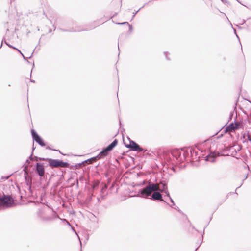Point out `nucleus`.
<instances>
[{
  "instance_id": "50",
  "label": "nucleus",
  "mask_w": 251,
  "mask_h": 251,
  "mask_svg": "<svg viewBox=\"0 0 251 251\" xmlns=\"http://www.w3.org/2000/svg\"><path fill=\"white\" fill-rule=\"evenodd\" d=\"M229 194L230 195H231V194H237V193H236V192H230Z\"/></svg>"
},
{
  "instance_id": "16",
  "label": "nucleus",
  "mask_w": 251,
  "mask_h": 251,
  "mask_svg": "<svg viewBox=\"0 0 251 251\" xmlns=\"http://www.w3.org/2000/svg\"><path fill=\"white\" fill-rule=\"evenodd\" d=\"M100 159V157H98V155L96 156H94L90 158L87 159L83 161V163H85V164H92L93 162H95L98 160Z\"/></svg>"
},
{
  "instance_id": "41",
  "label": "nucleus",
  "mask_w": 251,
  "mask_h": 251,
  "mask_svg": "<svg viewBox=\"0 0 251 251\" xmlns=\"http://www.w3.org/2000/svg\"><path fill=\"white\" fill-rule=\"evenodd\" d=\"M233 30H234V32L236 34L237 38L238 39V40H239V37L238 36V35L237 34V32H236V29L233 28Z\"/></svg>"
},
{
  "instance_id": "47",
  "label": "nucleus",
  "mask_w": 251,
  "mask_h": 251,
  "mask_svg": "<svg viewBox=\"0 0 251 251\" xmlns=\"http://www.w3.org/2000/svg\"><path fill=\"white\" fill-rule=\"evenodd\" d=\"M46 149L47 150H51V149L49 146H46Z\"/></svg>"
},
{
  "instance_id": "26",
  "label": "nucleus",
  "mask_w": 251,
  "mask_h": 251,
  "mask_svg": "<svg viewBox=\"0 0 251 251\" xmlns=\"http://www.w3.org/2000/svg\"><path fill=\"white\" fill-rule=\"evenodd\" d=\"M165 198L166 199H167V198H169V200H170V202L172 203V204H175L173 200L172 199V198L170 197V194H169V195H165Z\"/></svg>"
},
{
  "instance_id": "49",
  "label": "nucleus",
  "mask_w": 251,
  "mask_h": 251,
  "mask_svg": "<svg viewBox=\"0 0 251 251\" xmlns=\"http://www.w3.org/2000/svg\"><path fill=\"white\" fill-rule=\"evenodd\" d=\"M30 82H32V83H35V81L34 80H32V79H30Z\"/></svg>"
},
{
  "instance_id": "9",
  "label": "nucleus",
  "mask_w": 251,
  "mask_h": 251,
  "mask_svg": "<svg viewBox=\"0 0 251 251\" xmlns=\"http://www.w3.org/2000/svg\"><path fill=\"white\" fill-rule=\"evenodd\" d=\"M47 162H48L49 166H50L51 168L61 167V160L50 158L47 159Z\"/></svg>"
},
{
  "instance_id": "14",
  "label": "nucleus",
  "mask_w": 251,
  "mask_h": 251,
  "mask_svg": "<svg viewBox=\"0 0 251 251\" xmlns=\"http://www.w3.org/2000/svg\"><path fill=\"white\" fill-rule=\"evenodd\" d=\"M234 124H235V121H233V122L230 123L228 125H227L225 127L224 126H223V128H224V131H223L224 133L225 134L229 131L234 132L235 131L234 126Z\"/></svg>"
},
{
  "instance_id": "57",
  "label": "nucleus",
  "mask_w": 251,
  "mask_h": 251,
  "mask_svg": "<svg viewBox=\"0 0 251 251\" xmlns=\"http://www.w3.org/2000/svg\"><path fill=\"white\" fill-rule=\"evenodd\" d=\"M218 133V132H217L216 133L214 134V135H212L211 137H213V136L216 135Z\"/></svg>"
},
{
  "instance_id": "6",
  "label": "nucleus",
  "mask_w": 251,
  "mask_h": 251,
  "mask_svg": "<svg viewBox=\"0 0 251 251\" xmlns=\"http://www.w3.org/2000/svg\"><path fill=\"white\" fill-rule=\"evenodd\" d=\"M15 197L9 193L6 194L3 192H0V201L3 204H16L14 202Z\"/></svg>"
},
{
  "instance_id": "43",
  "label": "nucleus",
  "mask_w": 251,
  "mask_h": 251,
  "mask_svg": "<svg viewBox=\"0 0 251 251\" xmlns=\"http://www.w3.org/2000/svg\"><path fill=\"white\" fill-rule=\"evenodd\" d=\"M35 149V147H34V142H33L32 148V152L33 153V151H34Z\"/></svg>"
},
{
  "instance_id": "45",
  "label": "nucleus",
  "mask_w": 251,
  "mask_h": 251,
  "mask_svg": "<svg viewBox=\"0 0 251 251\" xmlns=\"http://www.w3.org/2000/svg\"><path fill=\"white\" fill-rule=\"evenodd\" d=\"M247 139L250 141V142H251V137L249 136H247Z\"/></svg>"
},
{
  "instance_id": "2",
  "label": "nucleus",
  "mask_w": 251,
  "mask_h": 251,
  "mask_svg": "<svg viewBox=\"0 0 251 251\" xmlns=\"http://www.w3.org/2000/svg\"><path fill=\"white\" fill-rule=\"evenodd\" d=\"M37 214L38 218L43 222H50L59 218L56 212L49 205H44L39 208Z\"/></svg>"
},
{
  "instance_id": "30",
  "label": "nucleus",
  "mask_w": 251,
  "mask_h": 251,
  "mask_svg": "<svg viewBox=\"0 0 251 251\" xmlns=\"http://www.w3.org/2000/svg\"><path fill=\"white\" fill-rule=\"evenodd\" d=\"M35 157L36 158V159L37 160H39V161L44 160V161H47V159H49L48 158L38 157H37V156H35Z\"/></svg>"
},
{
  "instance_id": "56",
  "label": "nucleus",
  "mask_w": 251,
  "mask_h": 251,
  "mask_svg": "<svg viewBox=\"0 0 251 251\" xmlns=\"http://www.w3.org/2000/svg\"><path fill=\"white\" fill-rule=\"evenodd\" d=\"M53 26L54 27V30H55L56 29V27L54 26V25H53Z\"/></svg>"
},
{
  "instance_id": "28",
  "label": "nucleus",
  "mask_w": 251,
  "mask_h": 251,
  "mask_svg": "<svg viewBox=\"0 0 251 251\" xmlns=\"http://www.w3.org/2000/svg\"><path fill=\"white\" fill-rule=\"evenodd\" d=\"M171 207L178 211H180L179 208L176 205H171Z\"/></svg>"
},
{
  "instance_id": "33",
  "label": "nucleus",
  "mask_w": 251,
  "mask_h": 251,
  "mask_svg": "<svg viewBox=\"0 0 251 251\" xmlns=\"http://www.w3.org/2000/svg\"><path fill=\"white\" fill-rule=\"evenodd\" d=\"M237 151L236 149H234V151H231V156L233 157H235L237 155Z\"/></svg>"
},
{
  "instance_id": "61",
  "label": "nucleus",
  "mask_w": 251,
  "mask_h": 251,
  "mask_svg": "<svg viewBox=\"0 0 251 251\" xmlns=\"http://www.w3.org/2000/svg\"><path fill=\"white\" fill-rule=\"evenodd\" d=\"M32 71L31 70V73H30V76L31 75V73H32Z\"/></svg>"
},
{
  "instance_id": "54",
  "label": "nucleus",
  "mask_w": 251,
  "mask_h": 251,
  "mask_svg": "<svg viewBox=\"0 0 251 251\" xmlns=\"http://www.w3.org/2000/svg\"><path fill=\"white\" fill-rule=\"evenodd\" d=\"M236 1H237L238 3H240L241 4H242V3L239 1V0H236Z\"/></svg>"
},
{
  "instance_id": "59",
  "label": "nucleus",
  "mask_w": 251,
  "mask_h": 251,
  "mask_svg": "<svg viewBox=\"0 0 251 251\" xmlns=\"http://www.w3.org/2000/svg\"><path fill=\"white\" fill-rule=\"evenodd\" d=\"M78 204H82V203L81 202H78Z\"/></svg>"
},
{
  "instance_id": "5",
  "label": "nucleus",
  "mask_w": 251,
  "mask_h": 251,
  "mask_svg": "<svg viewBox=\"0 0 251 251\" xmlns=\"http://www.w3.org/2000/svg\"><path fill=\"white\" fill-rule=\"evenodd\" d=\"M127 139L129 142V144H126L124 142L125 146L131 151L137 152L145 153L147 151V149L143 148L139 145H138L135 141L131 140L128 136Z\"/></svg>"
},
{
  "instance_id": "53",
  "label": "nucleus",
  "mask_w": 251,
  "mask_h": 251,
  "mask_svg": "<svg viewBox=\"0 0 251 251\" xmlns=\"http://www.w3.org/2000/svg\"><path fill=\"white\" fill-rule=\"evenodd\" d=\"M245 20H243V23L241 24V25H243V24H244L245 23Z\"/></svg>"
},
{
  "instance_id": "13",
  "label": "nucleus",
  "mask_w": 251,
  "mask_h": 251,
  "mask_svg": "<svg viewBox=\"0 0 251 251\" xmlns=\"http://www.w3.org/2000/svg\"><path fill=\"white\" fill-rule=\"evenodd\" d=\"M3 43H4L8 47L11 48H12L13 49H15L16 50H17V51L20 53V54L23 56L24 59L25 61H27V63H30V62L27 60V57H25L24 55L23 54V53L21 52V51L17 49V48L13 46L12 45H10L9 43H8V42H7L4 39H2V41H1V45L0 46V48H1L2 46V44H3Z\"/></svg>"
},
{
  "instance_id": "12",
  "label": "nucleus",
  "mask_w": 251,
  "mask_h": 251,
  "mask_svg": "<svg viewBox=\"0 0 251 251\" xmlns=\"http://www.w3.org/2000/svg\"><path fill=\"white\" fill-rule=\"evenodd\" d=\"M150 199L153 201H157L158 202L163 201L165 202L166 204H169L163 200L162 195L158 192L154 191L151 196L150 197Z\"/></svg>"
},
{
  "instance_id": "42",
  "label": "nucleus",
  "mask_w": 251,
  "mask_h": 251,
  "mask_svg": "<svg viewBox=\"0 0 251 251\" xmlns=\"http://www.w3.org/2000/svg\"><path fill=\"white\" fill-rule=\"evenodd\" d=\"M10 177V176H5V177H4V176H2L1 177V179H7L9 178V177Z\"/></svg>"
},
{
  "instance_id": "39",
  "label": "nucleus",
  "mask_w": 251,
  "mask_h": 251,
  "mask_svg": "<svg viewBox=\"0 0 251 251\" xmlns=\"http://www.w3.org/2000/svg\"><path fill=\"white\" fill-rule=\"evenodd\" d=\"M125 36L124 33H122L119 37V41H121V39Z\"/></svg>"
},
{
  "instance_id": "24",
  "label": "nucleus",
  "mask_w": 251,
  "mask_h": 251,
  "mask_svg": "<svg viewBox=\"0 0 251 251\" xmlns=\"http://www.w3.org/2000/svg\"><path fill=\"white\" fill-rule=\"evenodd\" d=\"M61 162L62 167H68L70 166V164L68 162H64L61 160Z\"/></svg>"
},
{
  "instance_id": "23",
  "label": "nucleus",
  "mask_w": 251,
  "mask_h": 251,
  "mask_svg": "<svg viewBox=\"0 0 251 251\" xmlns=\"http://www.w3.org/2000/svg\"><path fill=\"white\" fill-rule=\"evenodd\" d=\"M13 205H0V211L10 208Z\"/></svg>"
},
{
  "instance_id": "32",
  "label": "nucleus",
  "mask_w": 251,
  "mask_h": 251,
  "mask_svg": "<svg viewBox=\"0 0 251 251\" xmlns=\"http://www.w3.org/2000/svg\"><path fill=\"white\" fill-rule=\"evenodd\" d=\"M70 227L71 228V229H72V230H73V231L75 233V234L77 236V237H78V239H79V240L80 243V244H81V241H80V240L79 237V236L78 235V234H77V232H76V231L75 230V229L74 227H73L72 226H70Z\"/></svg>"
},
{
  "instance_id": "51",
  "label": "nucleus",
  "mask_w": 251,
  "mask_h": 251,
  "mask_svg": "<svg viewBox=\"0 0 251 251\" xmlns=\"http://www.w3.org/2000/svg\"><path fill=\"white\" fill-rule=\"evenodd\" d=\"M223 134L222 133V134H221L219 136H218V137H217V139L219 138V137H222V136H223Z\"/></svg>"
},
{
  "instance_id": "44",
  "label": "nucleus",
  "mask_w": 251,
  "mask_h": 251,
  "mask_svg": "<svg viewBox=\"0 0 251 251\" xmlns=\"http://www.w3.org/2000/svg\"><path fill=\"white\" fill-rule=\"evenodd\" d=\"M117 12H115L111 17L110 18L112 19L114 17H115L116 15H117Z\"/></svg>"
},
{
  "instance_id": "15",
  "label": "nucleus",
  "mask_w": 251,
  "mask_h": 251,
  "mask_svg": "<svg viewBox=\"0 0 251 251\" xmlns=\"http://www.w3.org/2000/svg\"><path fill=\"white\" fill-rule=\"evenodd\" d=\"M238 102V99H237L236 100V103L235 104V105L233 107V110L230 112V114H229V118H228V120L227 122L225 125L224 127L225 126H226L227 125L228 123L229 122H230L232 119V118H233V115H234V111H235V110L236 109L237 104Z\"/></svg>"
},
{
  "instance_id": "4",
  "label": "nucleus",
  "mask_w": 251,
  "mask_h": 251,
  "mask_svg": "<svg viewBox=\"0 0 251 251\" xmlns=\"http://www.w3.org/2000/svg\"><path fill=\"white\" fill-rule=\"evenodd\" d=\"M118 143V140L117 139H115L110 144L105 148H103L100 152L98 154L100 159L103 158L105 156H107L109 152L113 150V149L117 145Z\"/></svg>"
},
{
  "instance_id": "36",
  "label": "nucleus",
  "mask_w": 251,
  "mask_h": 251,
  "mask_svg": "<svg viewBox=\"0 0 251 251\" xmlns=\"http://www.w3.org/2000/svg\"><path fill=\"white\" fill-rule=\"evenodd\" d=\"M119 124L121 128V132L122 133L123 132H125V129L124 128H121L122 124L120 120H119Z\"/></svg>"
},
{
  "instance_id": "48",
  "label": "nucleus",
  "mask_w": 251,
  "mask_h": 251,
  "mask_svg": "<svg viewBox=\"0 0 251 251\" xmlns=\"http://www.w3.org/2000/svg\"><path fill=\"white\" fill-rule=\"evenodd\" d=\"M114 186V184H112L111 186L110 187V189H112V188Z\"/></svg>"
},
{
  "instance_id": "18",
  "label": "nucleus",
  "mask_w": 251,
  "mask_h": 251,
  "mask_svg": "<svg viewBox=\"0 0 251 251\" xmlns=\"http://www.w3.org/2000/svg\"><path fill=\"white\" fill-rule=\"evenodd\" d=\"M33 154V153L32 152L31 155L28 157V158L26 160L25 163L23 164V167L24 168V169H23L24 171H25V170L27 168V167H28L29 165L28 163L32 159Z\"/></svg>"
},
{
  "instance_id": "34",
  "label": "nucleus",
  "mask_w": 251,
  "mask_h": 251,
  "mask_svg": "<svg viewBox=\"0 0 251 251\" xmlns=\"http://www.w3.org/2000/svg\"><path fill=\"white\" fill-rule=\"evenodd\" d=\"M41 163V166H42V167L43 168H44L45 169V168L47 167L48 165V164H46V163H44V162H40Z\"/></svg>"
},
{
  "instance_id": "46",
  "label": "nucleus",
  "mask_w": 251,
  "mask_h": 251,
  "mask_svg": "<svg viewBox=\"0 0 251 251\" xmlns=\"http://www.w3.org/2000/svg\"><path fill=\"white\" fill-rule=\"evenodd\" d=\"M69 227L71 226V224L69 223V222L67 221V222L65 223Z\"/></svg>"
},
{
  "instance_id": "52",
  "label": "nucleus",
  "mask_w": 251,
  "mask_h": 251,
  "mask_svg": "<svg viewBox=\"0 0 251 251\" xmlns=\"http://www.w3.org/2000/svg\"><path fill=\"white\" fill-rule=\"evenodd\" d=\"M54 151H58L60 153H61L62 154L64 155L63 153H62L59 150H54Z\"/></svg>"
},
{
  "instance_id": "22",
  "label": "nucleus",
  "mask_w": 251,
  "mask_h": 251,
  "mask_svg": "<svg viewBox=\"0 0 251 251\" xmlns=\"http://www.w3.org/2000/svg\"><path fill=\"white\" fill-rule=\"evenodd\" d=\"M241 157L243 158V159H244V161H243L244 162H245L246 161H247L248 157H247L246 154H241L239 155H236V156H235L234 157L236 158L237 159H240L241 158Z\"/></svg>"
},
{
  "instance_id": "29",
  "label": "nucleus",
  "mask_w": 251,
  "mask_h": 251,
  "mask_svg": "<svg viewBox=\"0 0 251 251\" xmlns=\"http://www.w3.org/2000/svg\"><path fill=\"white\" fill-rule=\"evenodd\" d=\"M164 55L165 56L166 59L167 60H170V59L168 57V55L169 54V53L168 51H164Z\"/></svg>"
},
{
  "instance_id": "38",
  "label": "nucleus",
  "mask_w": 251,
  "mask_h": 251,
  "mask_svg": "<svg viewBox=\"0 0 251 251\" xmlns=\"http://www.w3.org/2000/svg\"><path fill=\"white\" fill-rule=\"evenodd\" d=\"M146 182V180H144L142 182H140L139 184H138L137 185L138 186H142L143 185H145Z\"/></svg>"
},
{
  "instance_id": "10",
  "label": "nucleus",
  "mask_w": 251,
  "mask_h": 251,
  "mask_svg": "<svg viewBox=\"0 0 251 251\" xmlns=\"http://www.w3.org/2000/svg\"><path fill=\"white\" fill-rule=\"evenodd\" d=\"M157 186L158 189L157 190L161 191V192L164 193L166 195H169L167 184L164 180H160L158 185Z\"/></svg>"
},
{
  "instance_id": "60",
  "label": "nucleus",
  "mask_w": 251,
  "mask_h": 251,
  "mask_svg": "<svg viewBox=\"0 0 251 251\" xmlns=\"http://www.w3.org/2000/svg\"><path fill=\"white\" fill-rule=\"evenodd\" d=\"M40 48H38V49H37V50H40Z\"/></svg>"
},
{
  "instance_id": "63",
  "label": "nucleus",
  "mask_w": 251,
  "mask_h": 251,
  "mask_svg": "<svg viewBox=\"0 0 251 251\" xmlns=\"http://www.w3.org/2000/svg\"><path fill=\"white\" fill-rule=\"evenodd\" d=\"M240 186H239V187H237V188H236V189H237L238 188H239Z\"/></svg>"
},
{
  "instance_id": "19",
  "label": "nucleus",
  "mask_w": 251,
  "mask_h": 251,
  "mask_svg": "<svg viewBox=\"0 0 251 251\" xmlns=\"http://www.w3.org/2000/svg\"><path fill=\"white\" fill-rule=\"evenodd\" d=\"M58 30H59L60 31H61L62 32H76V31H85L86 30V29H83V30H75L73 28H70V29H63V28H58Z\"/></svg>"
},
{
  "instance_id": "58",
  "label": "nucleus",
  "mask_w": 251,
  "mask_h": 251,
  "mask_svg": "<svg viewBox=\"0 0 251 251\" xmlns=\"http://www.w3.org/2000/svg\"><path fill=\"white\" fill-rule=\"evenodd\" d=\"M118 50H120V48H119V44H118Z\"/></svg>"
},
{
  "instance_id": "62",
  "label": "nucleus",
  "mask_w": 251,
  "mask_h": 251,
  "mask_svg": "<svg viewBox=\"0 0 251 251\" xmlns=\"http://www.w3.org/2000/svg\"><path fill=\"white\" fill-rule=\"evenodd\" d=\"M77 187L78 186V182H77Z\"/></svg>"
},
{
  "instance_id": "27",
  "label": "nucleus",
  "mask_w": 251,
  "mask_h": 251,
  "mask_svg": "<svg viewBox=\"0 0 251 251\" xmlns=\"http://www.w3.org/2000/svg\"><path fill=\"white\" fill-rule=\"evenodd\" d=\"M40 40H41V38H40L39 40V42H38V45L35 47V48L34 49L33 51L32 52L31 55L28 57V58L30 59L31 57H32L34 52L35 51V50H36V49L38 48V46H40Z\"/></svg>"
},
{
  "instance_id": "25",
  "label": "nucleus",
  "mask_w": 251,
  "mask_h": 251,
  "mask_svg": "<svg viewBox=\"0 0 251 251\" xmlns=\"http://www.w3.org/2000/svg\"><path fill=\"white\" fill-rule=\"evenodd\" d=\"M148 3H145L142 7H141L140 8H139L137 11L135 12H133V15H132V18L131 19V21L133 19V18H134V17L135 16L136 14L138 13V12H139V11L142 8H143L146 4H147Z\"/></svg>"
},
{
  "instance_id": "17",
  "label": "nucleus",
  "mask_w": 251,
  "mask_h": 251,
  "mask_svg": "<svg viewBox=\"0 0 251 251\" xmlns=\"http://www.w3.org/2000/svg\"><path fill=\"white\" fill-rule=\"evenodd\" d=\"M116 24L117 25H126V26H128L129 27V32H132L133 30V26L131 25H130V24H129V23L128 22H117L116 23Z\"/></svg>"
},
{
  "instance_id": "55",
  "label": "nucleus",
  "mask_w": 251,
  "mask_h": 251,
  "mask_svg": "<svg viewBox=\"0 0 251 251\" xmlns=\"http://www.w3.org/2000/svg\"><path fill=\"white\" fill-rule=\"evenodd\" d=\"M52 32V30L51 29H50L49 31V33H50Z\"/></svg>"
},
{
  "instance_id": "20",
  "label": "nucleus",
  "mask_w": 251,
  "mask_h": 251,
  "mask_svg": "<svg viewBox=\"0 0 251 251\" xmlns=\"http://www.w3.org/2000/svg\"><path fill=\"white\" fill-rule=\"evenodd\" d=\"M234 121H235V124L234 125V129L235 131H236L239 129L241 128L239 125V122L237 121V116H236L235 118H234Z\"/></svg>"
},
{
  "instance_id": "35",
  "label": "nucleus",
  "mask_w": 251,
  "mask_h": 251,
  "mask_svg": "<svg viewBox=\"0 0 251 251\" xmlns=\"http://www.w3.org/2000/svg\"><path fill=\"white\" fill-rule=\"evenodd\" d=\"M221 1L224 3H225V4H226L227 5H230V2L227 0H221Z\"/></svg>"
},
{
  "instance_id": "21",
  "label": "nucleus",
  "mask_w": 251,
  "mask_h": 251,
  "mask_svg": "<svg viewBox=\"0 0 251 251\" xmlns=\"http://www.w3.org/2000/svg\"><path fill=\"white\" fill-rule=\"evenodd\" d=\"M82 164L85 165V163H83V161H82L81 163H78L75 165L71 166L70 168L71 169H77Z\"/></svg>"
},
{
  "instance_id": "37",
  "label": "nucleus",
  "mask_w": 251,
  "mask_h": 251,
  "mask_svg": "<svg viewBox=\"0 0 251 251\" xmlns=\"http://www.w3.org/2000/svg\"><path fill=\"white\" fill-rule=\"evenodd\" d=\"M236 150L237 152L239 151L242 149V146L240 145H238L237 148L235 149Z\"/></svg>"
},
{
  "instance_id": "64",
  "label": "nucleus",
  "mask_w": 251,
  "mask_h": 251,
  "mask_svg": "<svg viewBox=\"0 0 251 251\" xmlns=\"http://www.w3.org/2000/svg\"><path fill=\"white\" fill-rule=\"evenodd\" d=\"M33 67L34 66V63H33Z\"/></svg>"
},
{
  "instance_id": "40",
  "label": "nucleus",
  "mask_w": 251,
  "mask_h": 251,
  "mask_svg": "<svg viewBox=\"0 0 251 251\" xmlns=\"http://www.w3.org/2000/svg\"><path fill=\"white\" fill-rule=\"evenodd\" d=\"M59 218L63 222H64V223L67 222V220L65 219H61V218H60L59 217Z\"/></svg>"
},
{
  "instance_id": "8",
  "label": "nucleus",
  "mask_w": 251,
  "mask_h": 251,
  "mask_svg": "<svg viewBox=\"0 0 251 251\" xmlns=\"http://www.w3.org/2000/svg\"><path fill=\"white\" fill-rule=\"evenodd\" d=\"M107 188L108 187L106 184H101L100 191V197H97V200L99 202H100L101 201V200H104L108 194L107 192Z\"/></svg>"
},
{
  "instance_id": "11",
  "label": "nucleus",
  "mask_w": 251,
  "mask_h": 251,
  "mask_svg": "<svg viewBox=\"0 0 251 251\" xmlns=\"http://www.w3.org/2000/svg\"><path fill=\"white\" fill-rule=\"evenodd\" d=\"M33 170L37 174H38L40 177H42L44 176L45 169L41 166L40 162H37L36 163Z\"/></svg>"
},
{
  "instance_id": "3",
  "label": "nucleus",
  "mask_w": 251,
  "mask_h": 251,
  "mask_svg": "<svg viewBox=\"0 0 251 251\" xmlns=\"http://www.w3.org/2000/svg\"><path fill=\"white\" fill-rule=\"evenodd\" d=\"M158 187L155 184L149 182V185L138 190V195L141 197L150 199L152 192L157 191Z\"/></svg>"
},
{
  "instance_id": "31",
  "label": "nucleus",
  "mask_w": 251,
  "mask_h": 251,
  "mask_svg": "<svg viewBox=\"0 0 251 251\" xmlns=\"http://www.w3.org/2000/svg\"><path fill=\"white\" fill-rule=\"evenodd\" d=\"M79 179V181H80L81 182H83L84 181H86V178L83 176H80L79 177V179Z\"/></svg>"
},
{
  "instance_id": "7",
  "label": "nucleus",
  "mask_w": 251,
  "mask_h": 251,
  "mask_svg": "<svg viewBox=\"0 0 251 251\" xmlns=\"http://www.w3.org/2000/svg\"><path fill=\"white\" fill-rule=\"evenodd\" d=\"M31 134L33 141H35L41 147L46 146V143L44 139L37 133L35 129H32L31 130Z\"/></svg>"
},
{
  "instance_id": "1",
  "label": "nucleus",
  "mask_w": 251,
  "mask_h": 251,
  "mask_svg": "<svg viewBox=\"0 0 251 251\" xmlns=\"http://www.w3.org/2000/svg\"><path fill=\"white\" fill-rule=\"evenodd\" d=\"M201 147H198V149L201 152L207 151L208 154L205 157L206 161L214 162L216 157L221 154L220 146L218 143L215 140L213 142L211 139H207L201 144ZM202 156H198V152L191 147H184L180 149H174L165 153L164 157L165 161L168 165L172 167L178 166L184 161L190 162L191 160L199 161L200 158H204V154Z\"/></svg>"
}]
</instances>
